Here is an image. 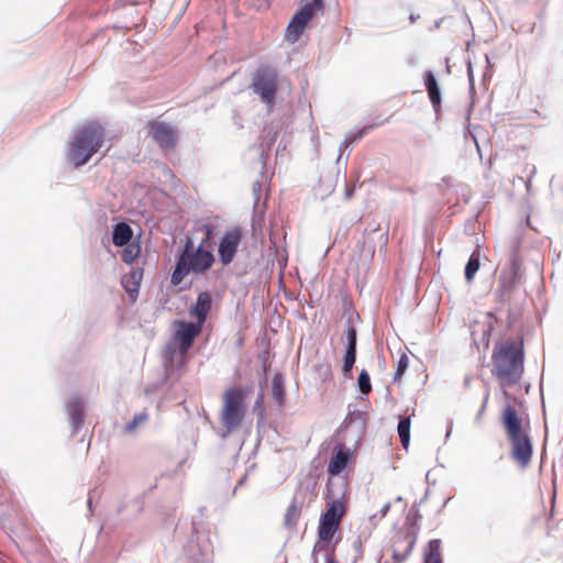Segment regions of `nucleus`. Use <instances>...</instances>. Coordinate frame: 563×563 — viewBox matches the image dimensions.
<instances>
[{
	"mask_svg": "<svg viewBox=\"0 0 563 563\" xmlns=\"http://www.w3.org/2000/svg\"><path fill=\"white\" fill-rule=\"evenodd\" d=\"M493 374L503 386L518 383L523 373V346L521 341L506 339L495 344L492 355Z\"/></svg>",
	"mask_w": 563,
	"mask_h": 563,
	"instance_id": "f257e3e1",
	"label": "nucleus"
},
{
	"mask_svg": "<svg viewBox=\"0 0 563 563\" xmlns=\"http://www.w3.org/2000/svg\"><path fill=\"white\" fill-rule=\"evenodd\" d=\"M501 423L511 444V459L521 467L527 468L531 462L533 446L529 437V423H523L516 409L505 407Z\"/></svg>",
	"mask_w": 563,
	"mask_h": 563,
	"instance_id": "f03ea898",
	"label": "nucleus"
},
{
	"mask_svg": "<svg viewBox=\"0 0 563 563\" xmlns=\"http://www.w3.org/2000/svg\"><path fill=\"white\" fill-rule=\"evenodd\" d=\"M213 263V253L201 245L195 246L192 239L187 236L178 255L170 282L174 286H177L188 274H203L212 267Z\"/></svg>",
	"mask_w": 563,
	"mask_h": 563,
	"instance_id": "7ed1b4c3",
	"label": "nucleus"
},
{
	"mask_svg": "<svg viewBox=\"0 0 563 563\" xmlns=\"http://www.w3.org/2000/svg\"><path fill=\"white\" fill-rule=\"evenodd\" d=\"M106 131L98 122H89L80 128L69 143L67 158L75 167H79L89 159L103 145Z\"/></svg>",
	"mask_w": 563,
	"mask_h": 563,
	"instance_id": "20e7f679",
	"label": "nucleus"
},
{
	"mask_svg": "<svg viewBox=\"0 0 563 563\" xmlns=\"http://www.w3.org/2000/svg\"><path fill=\"white\" fill-rule=\"evenodd\" d=\"M173 340L165 347L167 361L174 366L183 368L187 362V354L195 339L201 333L202 327L194 322L175 321Z\"/></svg>",
	"mask_w": 563,
	"mask_h": 563,
	"instance_id": "39448f33",
	"label": "nucleus"
},
{
	"mask_svg": "<svg viewBox=\"0 0 563 563\" xmlns=\"http://www.w3.org/2000/svg\"><path fill=\"white\" fill-rule=\"evenodd\" d=\"M246 396V390L238 386L224 390L220 421L227 433H232L242 427L247 410Z\"/></svg>",
	"mask_w": 563,
	"mask_h": 563,
	"instance_id": "423d86ee",
	"label": "nucleus"
},
{
	"mask_svg": "<svg viewBox=\"0 0 563 563\" xmlns=\"http://www.w3.org/2000/svg\"><path fill=\"white\" fill-rule=\"evenodd\" d=\"M345 512L346 507L342 499H331L327 501L325 511L321 515L318 526L319 541L329 543L333 540L340 529L341 520Z\"/></svg>",
	"mask_w": 563,
	"mask_h": 563,
	"instance_id": "0eeeda50",
	"label": "nucleus"
},
{
	"mask_svg": "<svg viewBox=\"0 0 563 563\" xmlns=\"http://www.w3.org/2000/svg\"><path fill=\"white\" fill-rule=\"evenodd\" d=\"M252 89L268 107L275 104L278 90V74L275 68L261 66L254 74Z\"/></svg>",
	"mask_w": 563,
	"mask_h": 563,
	"instance_id": "6e6552de",
	"label": "nucleus"
},
{
	"mask_svg": "<svg viewBox=\"0 0 563 563\" xmlns=\"http://www.w3.org/2000/svg\"><path fill=\"white\" fill-rule=\"evenodd\" d=\"M522 260L518 252L514 250L508 258V263L504 265L498 278V287L496 292L500 301L509 298L510 294L521 278Z\"/></svg>",
	"mask_w": 563,
	"mask_h": 563,
	"instance_id": "1a4fd4ad",
	"label": "nucleus"
},
{
	"mask_svg": "<svg viewBox=\"0 0 563 563\" xmlns=\"http://www.w3.org/2000/svg\"><path fill=\"white\" fill-rule=\"evenodd\" d=\"M322 10L323 0H301L300 9L294 14L287 26V40L291 43L297 42L303 33L307 23L312 19L313 14L317 11Z\"/></svg>",
	"mask_w": 563,
	"mask_h": 563,
	"instance_id": "9d476101",
	"label": "nucleus"
},
{
	"mask_svg": "<svg viewBox=\"0 0 563 563\" xmlns=\"http://www.w3.org/2000/svg\"><path fill=\"white\" fill-rule=\"evenodd\" d=\"M146 126L148 135L162 150L175 148L178 140V131L175 126L158 120H150Z\"/></svg>",
	"mask_w": 563,
	"mask_h": 563,
	"instance_id": "9b49d317",
	"label": "nucleus"
},
{
	"mask_svg": "<svg viewBox=\"0 0 563 563\" xmlns=\"http://www.w3.org/2000/svg\"><path fill=\"white\" fill-rule=\"evenodd\" d=\"M242 238L243 233L239 227H234L223 233L218 247V254L222 265L225 266L233 262Z\"/></svg>",
	"mask_w": 563,
	"mask_h": 563,
	"instance_id": "f8f14e48",
	"label": "nucleus"
},
{
	"mask_svg": "<svg viewBox=\"0 0 563 563\" xmlns=\"http://www.w3.org/2000/svg\"><path fill=\"white\" fill-rule=\"evenodd\" d=\"M417 532L409 531L406 533H400L395 537L393 543V560L394 563H402L405 562L417 543Z\"/></svg>",
	"mask_w": 563,
	"mask_h": 563,
	"instance_id": "ddd939ff",
	"label": "nucleus"
},
{
	"mask_svg": "<svg viewBox=\"0 0 563 563\" xmlns=\"http://www.w3.org/2000/svg\"><path fill=\"white\" fill-rule=\"evenodd\" d=\"M212 307V298L208 291L198 295L196 303L189 309V314L197 319L196 324L200 327L206 322Z\"/></svg>",
	"mask_w": 563,
	"mask_h": 563,
	"instance_id": "4468645a",
	"label": "nucleus"
},
{
	"mask_svg": "<svg viewBox=\"0 0 563 563\" xmlns=\"http://www.w3.org/2000/svg\"><path fill=\"white\" fill-rule=\"evenodd\" d=\"M345 334L347 340V346L344 354L342 371L344 375H347L349 373H351L356 360L357 332L354 327L349 325L345 331Z\"/></svg>",
	"mask_w": 563,
	"mask_h": 563,
	"instance_id": "2eb2a0df",
	"label": "nucleus"
},
{
	"mask_svg": "<svg viewBox=\"0 0 563 563\" xmlns=\"http://www.w3.org/2000/svg\"><path fill=\"white\" fill-rule=\"evenodd\" d=\"M350 457V450L343 445H338L334 449L333 455L328 464V473L332 476L341 474L347 466Z\"/></svg>",
	"mask_w": 563,
	"mask_h": 563,
	"instance_id": "dca6fc26",
	"label": "nucleus"
},
{
	"mask_svg": "<svg viewBox=\"0 0 563 563\" xmlns=\"http://www.w3.org/2000/svg\"><path fill=\"white\" fill-rule=\"evenodd\" d=\"M375 238L377 239L380 249L386 247L387 243H388L387 232H383L377 229V230L372 231L369 234H367L364 238V241L362 243V252L365 253V255L368 260H373L374 255H375V245H374Z\"/></svg>",
	"mask_w": 563,
	"mask_h": 563,
	"instance_id": "f3484780",
	"label": "nucleus"
},
{
	"mask_svg": "<svg viewBox=\"0 0 563 563\" xmlns=\"http://www.w3.org/2000/svg\"><path fill=\"white\" fill-rule=\"evenodd\" d=\"M424 85L431 101V104L434 109V112L438 114L441 110V93L438 81L432 71L428 70L424 73Z\"/></svg>",
	"mask_w": 563,
	"mask_h": 563,
	"instance_id": "a211bd4d",
	"label": "nucleus"
},
{
	"mask_svg": "<svg viewBox=\"0 0 563 563\" xmlns=\"http://www.w3.org/2000/svg\"><path fill=\"white\" fill-rule=\"evenodd\" d=\"M67 412L69 416L70 423L74 428V430H78V428L82 423L84 419V404L80 399H73L67 405Z\"/></svg>",
	"mask_w": 563,
	"mask_h": 563,
	"instance_id": "6ab92c4d",
	"label": "nucleus"
},
{
	"mask_svg": "<svg viewBox=\"0 0 563 563\" xmlns=\"http://www.w3.org/2000/svg\"><path fill=\"white\" fill-rule=\"evenodd\" d=\"M423 563H443L441 555V540L433 539L423 550Z\"/></svg>",
	"mask_w": 563,
	"mask_h": 563,
	"instance_id": "aec40b11",
	"label": "nucleus"
},
{
	"mask_svg": "<svg viewBox=\"0 0 563 563\" xmlns=\"http://www.w3.org/2000/svg\"><path fill=\"white\" fill-rule=\"evenodd\" d=\"M133 235L129 224L120 222L114 227L112 241L115 246L128 245Z\"/></svg>",
	"mask_w": 563,
	"mask_h": 563,
	"instance_id": "412c9836",
	"label": "nucleus"
},
{
	"mask_svg": "<svg viewBox=\"0 0 563 563\" xmlns=\"http://www.w3.org/2000/svg\"><path fill=\"white\" fill-rule=\"evenodd\" d=\"M194 232L202 235L199 245L210 250L214 236V227L209 222H197Z\"/></svg>",
	"mask_w": 563,
	"mask_h": 563,
	"instance_id": "4be33fe9",
	"label": "nucleus"
},
{
	"mask_svg": "<svg viewBox=\"0 0 563 563\" xmlns=\"http://www.w3.org/2000/svg\"><path fill=\"white\" fill-rule=\"evenodd\" d=\"M272 395L279 407L285 401L284 378L282 374H275L272 380Z\"/></svg>",
	"mask_w": 563,
	"mask_h": 563,
	"instance_id": "5701e85b",
	"label": "nucleus"
},
{
	"mask_svg": "<svg viewBox=\"0 0 563 563\" xmlns=\"http://www.w3.org/2000/svg\"><path fill=\"white\" fill-rule=\"evenodd\" d=\"M481 254L478 251L472 253L466 266H465V279L467 283H472L476 273L479 269Z\"/></svg>",
	"mask_w": 563,
	"mask_h": 563,
	"instance_id": "b1692460",
	"label": "nucleus"
},
{
	"mask_svg": "<svg viewBox=\"0 0 563 563\" xmlns=\"http://www.w3.org/2000/svg\"><path fill=\"white\" fill-rule=\"evenodd\" d=\"M301 515V507L296 503L292 501L286 509L285 512V525L289 528H294Z\"/></svg>",
	"mask_w": 563,
	"mask_h": 563,
	"instance_id": "393cba45",
	"label": "nucleus"
},
{
	"mask_svg": "<svg viewBox=\"0 0 563 563\" xmlns=\"http://www.w3.org/2000/svg\"><path fill=\"white\" fill-rule=\"evenodd\" d=\"M410 417L400 418L398 423V435L401 442V445L407 449L410 442Z\"/></svg>",
	"mask_w": 563,
	"mask_h": 563,
	"instance_id": "a878e982",
	"label": "nucleus"
},
{
	"mask_svg": "<svg viewBox=\"0 0 563 563\" xmlns=\"http://www.w3.org/2000/svg\"><path fill=\"white\" fill-rule=\"evenodd\" d=\"M140 246L137 244H128L122 252V261L126 264L133 263L140 255Z\"/></svg>",
	"mask_w": 563,
	"mask_h": 563,
	"instance_id": "bb28decb",
	"label": "nucleus"
},
{
	"mask_svg": "<svg viewBox=\"0 0 563 563\" xmlns=\"http://www.w3.org/2000/svg\"><path fill=\"white\" fill-rule=\"evenodd\" d=\"M357 384H358V389L362 394L367 395L371 393V390H372L371 378H369L368 373L365 369H363L360 373Z\"/></svg>",
	"mask_w": 563,
	"mask_h": 563,
	"instance_id": "cd10ccee",
	"label": "nucleus"
},
{
	"mask_svg": "<svg viewBox=\"0 0 563 563\" xmlns=\"http://www.w3.org/2000/svg\"><path fill=\"white\" fill-rule=\"evenodd\" d=\"M408 363H409L408 356L405 355V354L401 355L399 361H398L397 369H396L395 375H394V382H400L401 376L404 375V373L408 368Z\"/></svg>",
	"mask_w": 563,
	"mask_h": 563,
	"instance_id": "c85d7f7f",
	"label": "nucleus"
},
{
	"mask_svg": "<svg viewBox=\"0 0 563 563\" xmlns=\"http://www.w3.org/2000/svg\"><path fill=\"white\" fill-rule=\"evenodd\" d=\"M147 419L146 413L136 415L133 420L126 426L128 431H133L137 424L143 423Z\"/></svg>",
	"mask_w": 563,
	"mask_h": 563,
	"instance_id": "c756f323",
	"label": "nucleus"
},
{
	"mask_svg": "<svg viewBox=\"0 0 563 563\" xmlns=\"http://www.w3.org/2000/svg\"><path fill=\"white\" fill-rule=\"evenodd\" d=\"M124 288L130 294V297L132 298V300H135L134 294H136L139 290V283L134 280V282H132V285H129V282H126L124 284Z\"/></svg>",
	"mask_w": 563,
	"mask_h": 563,
	"instance_id": "7c9ffc66",
	"label": "nucleus"
},
{
	"mask_svg": "<svg viewBox=\"0 0 563 563\" xmlns=\"http://www.w3.org/2000/svg\"><path fill=\"white\" fill-rule=\"evenodd\" d=\"M375 125H368L364 126L363 129L358 130L352 137L351 142H357L361 140L371 129H373Z\"/></svg>",
	"mask_w": 563,
	"mask_h": 563,
	"instance_id": "2f4dec72",
	"label": "nucleus"
},
{
	"mask_svg": "<svg viewBox=\"0 0 563 563\" xmlns=\"http://www.w3.org/2000/svg\"><path fill=\"white\" fill-rule=\"evenodd\" d=\"M263 401H264V395L260 394L255 404H256L257 407H261Z\"/></svg>",
	"mask_w": 563,
	"mask_h": 563,
	"instance_id": "473e14b6",
	"label": "nucleus"
},
{
	"mask_svg": "<svg viewBox=\"0 0 563 563\" xmlns=\"http://www.w3.org/2000/svg\"><path fill=\"white\" fill-rule=\"evenodd\" d=\"M389 509V504L385 505L383 512L386 514V511Z\"/></svg>",
	"mask_w": 563,
	"mask_h": 563,
	"instance_id": "72a5a7b5",
	"label": "nucleus"
},
{
	"mask_svg": "<svg viewBox=\"0 0 563 563\" xmlns=\"http://www.w3.org/2000/svg\"><path fill=\"white\" fill-rule=\"evenodd\" d=\"M328 563H339V562L335 561L333 558H331V559L328 560Z\"/></svg>",
	"mask_w": 563,
	"mask_h": 563,
	"instance_id": "f704fd0d",
	"label": "nucleus"
}]
</instances>
